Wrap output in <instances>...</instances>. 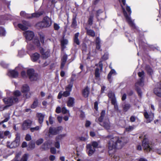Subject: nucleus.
<instances>
[{"instance_id": "obj_8", "label": "nucleus", "mask_w": 161, "mask_h": 161, "mask_svg": "<svg viewBox=\"0 0 161 161\" xmlns=\"http://www.w3.org/2000/svg\"><path fill=\"white\" fill-rule=\"evenodd\" d=\"M142 146L144 150L147 152L152 151L153 148L150 144L148 139L145 138L142 141Z\"/></svg>"}, {"instance_id": "obj_5", "label": "nucleus", "mask_w": 161, "mask_h": 161, "mask_svg": "<svg viewBox=\"0 0 161 161\" xmlns=\"http://www.w3.org/2000/svg\"><path fill=\"white\" fill-rule=\"evenodd\" d=\"M18 100V99L17 98H14V100L12 98H5L3 99V102L5 104L7 105L4 107H0V111H2L6 109L8 107L12 105L14 103L17 102Z\"/></svg>"}, {"instance_id": "obj_41", "label": "nucleus", "mask_w": 161, "mask_h": 161, "mask_svg": "<svg viewBox=\"0 0 161 161\" xmlns=\"http://www.w3.org/2000/svg\"><path fill=\"white\" fill-rule=\"evenodd\" d=\"M28 156V155L27 154H25L22 157L20 161H27Z\"/></svg>"}, {"instance_id": "obj_10", "label": "nucleus", "mask_w": 161, "mask_h": 161, "mask_svg": "<svg viewBox=\"0 0 161 161\" xmlns=\"http://www.w3.org/2000/svg\"><path fill=\"white\" fill-rule=\"evenodd\" d=\"M21 91L24 93L23 96L25 98H28L30 97V95L28 94V92L30 91V88L27 85H23L21 88Z\"/></svg>"}, {"instance_id": "obj_47", "label": "nucleus", "mask_w": 161, "mask_h": 161, "mask_svg": "<svg viewBox=\"0 0 161 161\" xmlns=\"http://www.w3.org/2000/svg\"><path fill=\"white\" fill-rule=\"evenodd\" d=\"M43 139L42 138H40L36 141V143L37 145H39L41 144L43 142Z\"/></svg>"}, {"instance_id": "obj_53", "label": "nucleus", "mask_w": 161, "mask_h": 161, "mask_svg": "<svg viewBox=\"0 0 161 161\" xmlns=\"http://www.w3.org/2000/svg\"><path fill=\"white\" fill-rule=\"evenodd\" d=\"M50 151L52 154H55L56 153V151L54 148L52 147L50 149Z\"/></svg>"}, {"instance_id": "obj_22", "label": "nucleus", "mask_w": 161, "mask_h": 161, "mask_svg": "<svg viewBox=\"0 0 161 161\" xmlns=\"http://www.w3.org/2000/svg\"><path fill=\"white\" fill-rule=\"evenodd\" d=\"M40 57L39 54L36 53H33L31 56V60L34 62L36 61Z\"/></svg>"}, {"instance_id": "obj_35", "label": "nucleus", "mask_w": 161, "mask_h": 161, "mask_svg": "<svg viewBox=\"0 0 161 161\" xmlns=\"http://www.w3.org/2000/svg\"><path fill=\"white\" fill-rule=\"evenodd\" d=\"M130 105L129 104H125L123 106V109L124 111H127L130 108Z\"/></svg>"}, {"instance_id": "obj_63", "label": "nucleus", "mask_w": 161, "mask_h": 161, "mask_svg": "<svg viewBox=\"0 0 161 161\" xmlns=\"http://www.w3.org/2000/svg\"><path fill=\"white\" fill-rule=\"evenodd\" d=\"M5 135L3 133V131L0 132V138H4L5 137Z\"/></svg>"}, {"instance_id": "obj_14", "label": "nucleus", "mask_w": 161, "mask_h": 161, "mask_svg": "<svg viewBox=\"0 0 161 161\" xmlns=\"http://www.w3.org/2000/svg\"><path fill=\"white\" fill-rule=\"evenodd\" d=\"M32 122L30 120H25L22 125V128L24 130H26L29 128L31 125Z\"/></svg>"}, {"instance_id": "obj_6", "label": "nucleus", "mask_w": 161, "mask_h": 161, "mask_svg": "<svg viewBox=\"0 0 161 161\" xmlns=\"http://www.w3.org/2000/svg\"><path fill=\"white\" fill-rule=\"evenodd\" d=\"M51 24V19L48 17H45L42 22L37 24V25L41 28H46L50 26Z\"/></svg>"}, {"instance_id": "obj_55", "label": "nucleus", "mask_w": 161, "mask_h": 161, "mask_svg": "<svg viewBox=\"0 0 161 161\" xmlns=\"http://www.w3.org/2000/svg\"><path fill=\"white\" fill-rule=\"evenodd\" d=\"M61 111V108L59 107H57L56 109V112L58 113H60Z\"/></svg>"}, {"instance_id": "obj_18", "label": "nucleus", "mask_w": 161, "mask_h": 161, "mask_svg": "<svg viewBox=\"0 0 161 161\" xmlns=\"http://www.w3.org/2000/svg\"><path fill=\"white\" fill-rule=\"evenodd\" d=\"M111 103L114 106V108L116 110H118V108L117 104L116 98L114 93H111Z\"/></svg>"}, {"instance_id": "obj_23", "label": "nucleus", "mask_w": 161, "mask_h": 161, "mask_svg": "<svg viewBox=\"0 0 161 161\" xmlns=\"http://www.w3.org/2000/svg\"><path fill=\"white\" fill-rule=\"evenodd\" d=\"M75 99L74 98L69 97L67 102V105L68 107H71L73 106L75 102Z\"/></svg>"}, {"instance_id": "obj_19", "label": "nucleus", "mask_w": 161, "mask_h": 161, "mask_svg": "<svg viewBox=\"0 0 161 161\" xmlns=\"http://www.w3.org/2000/svg\"><path fill=\"white\" fill-rule=\"evenodd\" d=\"M103 126L107 130L109 129L110 128V122L109 119L105 118L103 120Z\"/></svg>"}, {"instance_id": "obj_13", "label": "nucleus", "mask_w": 161, "mask_h": 161, "mask_svg": "<svg viewBox=\"0 0 161 161\" xmlns=\"http://www.w3.org/2000/svg\"><path fill=\"white\" fill-rule=\"evenodd\" d=\"M24 35L27 41L31 40L34 36L33 32L30 31L24 32Z\"/></svg>"}, {"instance_id": "obj_1", "label": "nucleus", "mask_w": 161, "mask_h": 161, "mask_svg": "<svg viewBox=\"0 0 161 161\" xmlns=\"http://www.w3.org/2000/svg\"><path fill=\"white\" fill-rule=\"evenodd\" d=\"M127 142L126 139L125 137H114L111 138V151L114 149H121Z\"/></svg>"}, {"instance_id": "obj_43", "label": "nucleus", "mask_w": 161, "mask_h": 161, "mask_svg": "<svg viewBox=\"0 0 161 161\" xmlns=\"http://www.w3.org/2000/svg\"><path fill=\"white\" fill-rule=\"evenodd\" d=\"M146 69L148 73L151 75L153 72L152 69L149 66H147L146 67Z\"/></svg>"}, {"instance_id": "obj_54", "label": "nucleus", "mask_w": 161, "mask_h": 161, "mask_svg": "<svg viewBox=\"0 0 161 161\" xmlns=\"http://www.w3.org/2000/svg\"><path fill=\"white\" fill-rule=\"evenodd\" d=\"M49 159L51 161H54L55 159V157L54 155H51L49 157Z\"/></svg>"}, {"instance_id": "obj_17", "label": "nucleus", "mask_w": 161, "mask_h": 161, "mask_svg": "<svg viewBox=\"0 0 161 161\" xmlns=\"http://www.w3.org/2000/svg\"><path fill=\"white\" fill-rule=\"evenodd\" d=\"M87 151L89 156H92L95 151V149L93 148L91 144L86 145Z\"/></svg>"}, {"instance_id": "obj_58", "label": "nucleus", "mask_w": 161, "mask_h": 161, "mask_svg": "<svg viewBox=\"0 0 161 161\" xmlns=\"http://www.w3.org/2000/svg\"><path fill=\"white\" fill-rule=\"evenodd\" d=\"M9 119V117H8L6 118L4 120L2 121V122H1L0 123V124H2L4 122H6L8 121Z\"/></svg>"}, {"instance_id": "obj_39", "label": "nucleus", "mask_w": 161, "mask_h": 161, "mask_svg": "<svg viewBox=\"0 0 161 161\" xmlns=\"http://www.w3.org/2000/svg\"><path fill=\"white\" fill-rule=\"evenodd\" d=\"M5 34V31L4 29L2 27H0V36H4Z\"/></svg>"}, {"instance_id": "obj_12", "label": "nucleus", "mask_w": 161, "mask_h": 161, "mask_svg": "<svg viewBox=\"0 0 161 161\" xmlns=\"http://www.w3.org/2000/svg\"><path fill=\"white\" fill-rule=\"evenodd\" d=\"M39 49L43 58L45 59L49 56L50 50H49L44 49L42 47H40Z\"/></svg>"}, {"instance_id": "obj_27", "label": "nucleus", "mask_w": 161, "mask_h": 161, "mask_svg": "<svg viewBox=\"0 0 161 161\" xmlns=\"http://www.w3.org/2000/svg\"><path fill=\"white\" fill-rule=\"evenodd\" d=\"M57 134V129L55 128H50L49 129V136H50L51 135H55Z\"/></svg>"}, {"instance_id": "obj_64", "label": "nucleus", "mask_w": 161, "mask_h": 161, "mask_svg": "<svg viewBox=\"0 0 161 161\" xmlns=\"http://www.w3.org/2000/svg\"><path fill=\"white\" fill-rule=\"evenodd\" d=\"M62 96H63V93H62V92H60L58 94V98L60 99L61 98Z\"/></svg>"}, {"instance_id": "obj_25", "label": "nucleus", "mask_w": 161, "mask_h": 161, "mask_svg": "<svg viewBox=\"0 0 161 161\" xmlns=\"http://www.w3.org/2000/svg\"><path fill=\"white\" fill-rule=\"evenodd\" d=\"M52 142L50 141L45 142L42 146V148L44 150H47L51 146Z\"/></svg>"}, {"instance_id": "obj_3", "label": "nucleus", "mask_w": 161, "mask_h": 161, "mask_svg": "<svg viewBox=\"0 0 161 161\" xmlns=\"http://www.w3.org/2000/svg\"><path fill=\"white\" fill-rule=\"evenodd\" d=\"M138 75L140 78V80L135 84V86L138 95L141 97L142 92L139 87H142L144 85V72L143 71L138 73Z\"/></svg>"}, {"instance_id": "obj_37", "label": "nucleus", "mask_w": 161, "mask_h": 161, "mask_svg": "<svg viewBox=\"0 0 161 161\" xmlns=\"http://www.w3.org/2000/svg\"><path fill=\"white\" fill-rule=\"evenodd\" d=\"M68 41L66 39L63 38L61 41V43L62 46H64L65 45L68 44Z\"/></svg>"}, {"instance_id": "obj_4", "label": "nucleus", "mask_w": 161, "mask_h": 161, "mask_svg": "<svg viewBox=\"0 0 161 161\" xmlns=\"http://www.w3.org/2000/svg\"><path fill=\"white\" fill-rule=\"evenodd\" d=\"M20 135L17 133L16 135V137L14 141L12 142H8L7 143L8 147L12 148H15L19 145L20 143Z\"/></svg>"}, {"instance_id": "obj_24", "label": "nucleus", "mask_w": 161, "mask_h": 161, "mask_svg": "<svg viewBox=\"0 0 161 161\" xmlns=\"http://www.w3.org/2000/svg\"><path fill=\"white\" fill-rule=\"evenodd\" d=\"M8 75L9 76L13 77H17L18 75V73L17 72L14 70H10L8 72Z\"/></svg>"}, {"instance_id": "obj_48", "label": "nucleus", "mask_w": 161, "mask_h": 161, "mask_svg": "<svg viewBox=\"0 0 161 161\" xmlns=\"http://www.w3.org/2000/svg\"><path fill=\"white\" fill-rule=\"evenodd\" d=\"M25 139L27 141H29L31 140V137L30 135L27 134L26 135Z\"/></svg>"}, {"instance_id": "obj_33", "label": "nucleus", "mask_w": 161, "mask_h": 161, "mask_svg": "<svg viewBox=\"0 0 161 161\" xmlns=\"http://www.w3.org/2000/svg\"><path fill=\"white\" fill-rule=\"evenodd\" d=\"M38 104V100L37 99H35L32 104L31 106V107L32 108H36Z\"/></svg>"}, {"instance_id": "obj_62", "label": "nucleus", "mask_w": 161, "mask_h": 161, "mask_svg": "<svg viewBox=\"0 0 161 161\" xmlns=\"http://www.w3.org/2000/svg\"><path fill=\"white\" fill-rule=\"evenodd\" d=\"M136 119V117L134 116H131L130 118V120L131 122H133L135 121Z\"/></svg>"}, {"instance_id": "obj_30", "label": "nucleus", "mask_w": 161, "mask_h": 161, "mask_svg": "<svg viewBox=\"0 0 161 161\" xmlns=\"http://www.w3.org/2000/svg\"><path fill=\"white\" fill-rule=\"evenodd\" d=\"M79 35V33H77L75 34L74 39V42L76 43L78 45H79L80 44V42L78 38Z\"/></svg>"}, {"instance_id": "obj_28", "label": "nucleus", "mask_w": 161, "mask_h": 161, "mask_svg": "<svg viewBox=\"0 0 161 161\" xmlns=\"http://www.w3.org/2000/svg\"><path fill=\"white\" fill-rule=\"evenodd\" d=\"M38 117V118L39 122L40 124H41L42 123L43 121L44 115L41 113H38L37 114Z\"/></svg>"}, {"instance_id": "obj_29", "label": "nucleus", "mask_w": 161, "mask_h": 161, "mask_svg": "<svg viewBox=\"0 0 161 161\" xmlns=\"http://www.w3.org/2000/svg\"><path fill=\"white\" fill-rule=\"evenodd\" d=\"M67 56L64 55L62 58V63L61 64V67L63 68L67 60Z\"/></svg>"}, {"instance_id": "obj_20", "label": "nucleus", "mask_w": 161, "mask_h": 161, "mask_svg": "<svg viewBox=\"0 0 161 161\" xmlns=\"http://www.w3.org/2000/svg\"><path fill=\"white\" fill-rule=\"evenodd\" d=\"M159 87L154 89V92L156 95L161 97V81L159 83Z\"/></svg>"}, {"instance_id": "obj_59", "label": "nucleus", "mask_w": 161, "mask_h": 161, "mask_svg": "<svg viewBox=\"0 0 161 161\" xmlns=\"http://www.w3.org/2000/svg\"><path fill=\"white\" fill-rule=\"evenodd\" d=\"M88 138V136H87L86 137L82 136L80 138V139L82 141H86L87 140Z\"/></svg>"}, {"instance_id": "obj_7", "label": "nucleus", "mask_w": 161, "mask_h": 161, "mask_svg": "<svg viewBox=\"0 0 161 161\" xmlns=\"http://www.w3.org/2000/svg\"><path fill=\"white\" fill-rule=\"evenodd\" d=\"M43 13L44 12L42 11L30 14H26L25 12L22 11L20 13V15L21 16L26 18H31L34 17H38L42 15Z\"/></svg>"}, {"instance_id": "obj_16", "label": "nucleus", "mask_w": 161, "mask_h": 161, "mask_svg": "<svg viewBox=\"0 0 161 161\" xmlns=\"http://www.w3.org/2000/svg\"><path fill=\"white\" fill-rule=\"evenodd\" d=\"M72 86V84H70L66 87L65 88L66 91L63 93V96H64L67 97L69 95Z\"/></svg>"}, {"instance_id": "obj_44", "label": "nucleus", "mask_w": 161, "mask_h": 161, "mask_svg": "<svg viewBox=\"0 0 161 161\" xmlns=\"http://www.w3.org/2000/svg\"><path fill=\"white\" fill-rule=\"evenodd\" d=\"M35 144L34 143L30 142L28 144V147L31 149H33L35 147Z\"/></svg>"}, {"instance_id": "obj_49", "label": "nucleus", "mask_w": 161, "mask_h": 161, "mask_svg": "<svg viewBox=\"0 0 161 161\" xmlns=\"http://www.w3.org/2000/svg\"><path fill=\"white\" fill-rule=\"evenodd\" d=\"M54 28L55 30H58L59 29L60 27L58 24L57 23H54Z\"/></svg>"}, {"instance_id": "obj_57", "label": "nucleus", "mask_w": 161, "mask_h": 161, "mask_svg": "<svg viewBox=\"0 0 161 161\" xmlns=\"http://www.w3.org/2000/svg\"><path fill=\"white\" fill-rule=\"evenodd\" d=\"M4 135H5V136H9L10 134V132L8 131H5L3 132Z\"/></svg>"}, {"instance_id": "obj_31", "label": "nucleus", "mask_w": 161, "mask_h": 161, "mask_svg": "<svg viewBox=\"0 0 161 161\" xmlns=\"http://www.w3.org/2000/svg\"><path fill=\"white\" fill-rule=\"evenodd\" d=\"M8 17L4 16H0V24H4L3 20L5 19H11V16L9 15H8Z\"/></svg>"}, {"instance_id": "obj_50", "label": "nucleus", "mask_w": 161, "mask_h": 161, "mask_svg": "<svg viewBox=\"0 0 161 161\" xmlns=\"http://www.w3.org/2000/svg\"><path fill=\"white\" fill-rule=\"evenodd\" d=\"M134 128L133 126H129V127L126 128V130L127 131H130L134 129Z\"/></svg>"}, {"instance_id": "obj_61", "label": "nucleus", "mask_w": 161, "mask_h": 161, "mask_svg": "<svg viewBox=\"0 0 161 161\" xmlns=\"http://www.w3.org/2000/svg\"><path fill=\"white\" fill-rule=\"evenodd\" d=\"M57 129V133H58L59 131H61L63 130V127H58L57 128H55Z\"/></svg>"}, {"instance_id": "obj_36", "label": "nucleus", "mask_w": 161, "mask_h": 161, "mask_svg": "<svg viewBox=\"0 0 161 161\" xmlns=\"http://www.w3.org/2000/svg\"><path fill=\"white\" fill-rule=\"evenodd\" d=\"M87 34L92 36L93 37L95 35V32L91 30H88L87 31Z\"/></svg>"}, {"instance_id": "obj_60", "label": "nucleus", "mask_w": 161, "mask_h": 161, "mask_svg": "<svg viewBox=\"0 0 161 161\" xmlns=\"http://www.w3.org/2000/svg\"><path fill=\"white\" fill-rule=\"evenodd\" d=\"M98 103L97 102H96L94 103V108L96 111L98 110Z\"/></svg>"}, {"instance_id": "obj_38", "label": "nucleus", "mask_w": 161, "mask_h": 161, "mask_svg": "<svg viewBox=\"0 0 161 161\" xmlns=\"http://www.w3.org/2000/svg\"><path fill=\"white\" fill-rule=\"evenodd\" d=\"M62 112L64 114L68 113L69 116H70V114L69 110H68L65 107H63L62 109Z\"/></svg>"}, {"instance_id": "obj_56", "label": "nucleus", "mask_w": 161, "mask_h": 161, "mask_svg": "<svg viewBox=\"0 0 161 161\" xmlns=\"http://www.w3.org/2000/svg\"><path fill=\"white\" fill-rule=\"evenodd\" d=\"M91 124V122L90 121L87 120L86 121L85 124V126L86 127H89Z\"/></svg>"}, {"instance_id": "obj_2", "label": "nucleus", "mask_w": 161, "mask_h": 161, "mask_svg": "<svg viewBox=\"0 0 161 161\" xmlns=\"http://www.w3.org/2000/svg\"><path fill=\"white\" fill-rule=\"evenodd\" d=\"M121 6L123 9L124 15L129 25L133 28H136V26L133 21L131 19L130 16L131 13V9L130 7L125 5V0H121Z\"/></svg>"}, {"instance_id": "obj_15", "label": "nucleus", "mask_w": 161, "mask_h": 161, "mask_svg": "<svg viewBox=\"0 0 161 161\" xmlns=\"http://www.w3.org/2000/svg\"><path fill=\"white\" fill-rule=\"evenodd\" d=\"M99 67L100 69L97 68L95 71V76L96 78H98L100 76V73L103 69V64L101 62H99Z\"/></svg>"}, {"instance_id": "obj_34", "label": "nucleus", "mask_w": 161, "mask_h": 161, "mask_svg": "<svg viewBox=\"0 0 161 161\" xmlns=\"http://www.w3.org/2000/svg\"><path fill=\"white\" fill-rule=\"evenodd\" d=\"M105 114V110H103L101 114V116L98 119V121L101 122L102 121L103 118L104 117Z\"/></svg>"}, {"instance_id": "obj_21", "label": "nucleus", "mask_w": 161, "mask_h": 161, "mask_svg": "<svg viewBox=\"0 0 161 161\" xmlns=\"http://www.w3.org/2000/svg\"><path fill=\"white\" fill-rule=\"evenodd\" d=\"M23 25L21 24H18V26L19 27L23 30H27L28 28L27 26H28V23L25 21H23Z\"/></svg>"}, {"instance_id": "obj_9", "label": "nucleus", "mask_w": 161, "mask_h": 161, "mask_svg": "<svg viewBox=\"0 0 161 161\" xmlns=\"http://www.w3.org/2000/svg\"><path fill=\"white\" fill-rule=\"evenodd\" d=\"M144 115L145 119H146V122L148 123L153 120L154 118V114L152 112L145 111Z\"/></svg>"}, {"instance_id": "obj_51", "label": "nucleus", "mask_w": 161, "mask_h": 161, "mask_svg": "<svg viewBox=\"0 0 161 161\" xmlns=\"http://www.w3.org/2000/svg\"><path fill=\"white\" fill-rule=\"evenodd\" d=\"M152 151H155L157 152L158 154H161V149H155L153 147V150Z\"/></svg>"}, {"instance_id": "obj_11", "label": "nucleus", "mask_w": 161, "mask_h": 161, "mask_svg": "<svg viewBox=\"0 0 161 161\" xmlns=\"http://www.w3.org/2000/svg\"><path fill=\"white\" fill-rule=\"evenodd\" d=\"M27 74L31 81L36 80L37 79V75L35 74L33 69H29L27 71Z\"/></svg>"}, {"instance_id": "obj_32", "label": "nucleus", "mask_w": 161, "mask_h": 161, "mask_svg": "<svg viewBox=\"0 0 161 161\" xmlns=\"http://www.w3.org/2000/svg\"><path fill=\"white\" fill-rule=\"evenodd\" d=\"M14 95L15 97H9L8 98H12L13 100H14V98H17H17V97L20 96L21 94L20 92L19 91H15L14 92Z\"/></svg>"}, {"instance_id": "obj_42", "label": "nucleus", "mask_w": 161, "mask_h": 161, "mask_svg": "<svg viewBox=\"0 0 161 161\" xmlns=\"http://www.w3.org/2000/svg\"><path fill=\"white\" fill-rule=\"evenodd\" d=\"M25 54V52L24 50L23 49H22L20 50L19 51L18 53V55L19 57H21Z\"/></svg>"}, {"instance_id": "obj_52", "label": "nucleus", "mask_w": 161, "mask_h": 161, "mask_svg": "<svg viewBox=\"0 0 161 161\" xmlns=\"http://www.w3.org/2000/svg\"><path fill=\"white\" fill-rule=\"evenodd\" d=\"M34 43L38 47H39L40 44L39 40L37 39H36L34 41Z\"/></svg>"}, {"instance_id": "obj_26", "label": "nucleus", "mask_w": 161, "mask_h": 161, "mask_svg": "<svg viewBox=\"0 0 161 161\" xmlns=\"http://www.w3.org/2000/svg\"><path fill=\"white\" fill-rule=\"evenodd\" d=\"M89 93V88L86 87L85 88L82 92V94L83 96L85 97H88Z\"/></svg>"}, {"instance_id": "obj_46", "label": "nucleus", "mask_w": 161, "mask_h": 161, "mask_svg": "<svg viewBox=\"0 0 161 161\" xmlns=\"http://www.w3.org/2000/svg\"><path fill=\"white\" fill-rule=\"evenodd\" d=\"M91 145L92 146V147L93 148H95L97 147L98 146V143L96 142H92V144Z\"/></svg>"}, {"instance_id": "obj_45", "label": "nucleus", "mask_w": 161, "mask_h": 161, "mask_svg": "<svg viewBox=\"0 0 161 161\" xmlns=\"http://www.w3.org/2000/svg\"><path fill=\"white\" fill-rule=\"evenodd\" d=\"M93 19V16L92 15L90 16L88 21V24L92 25V21Z\"/></svg>"}, {"instance_id": "obj_40", "label": "nucleus", "mask_w": 161, "mask_h": 161, "mask_svg": "<svg viewBox=\"0 0 161 161\" xmlns=\"http://www.w3.org/2000/svg\"><path fill=\"white\" fill-rule=\"evenodd\" d=\"M40 127L36 126L35 127H32L30 128V130L32 132H33L35 131H37L40 129Z\"/></svg>"}]
</instances>
